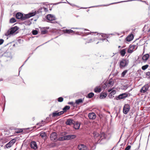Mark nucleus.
I'll return each mask as SVG.
<instances>
[{"label": "nucleus", "instance_id": "1", "mask_svg": "<svg viewBox=\"0 0 150 150\" xmlns=\"http://www.w3.org/2000/svg\"><path fill=\"white\" fill-rule=\"evenodd\" d=\"M35 12L30 13L24 16L21 13H18L16 15V17L17 19H21L22 20H24L30 17L35 15Z\"/></svg>", "mask_w": 150, "mask_h": 150}, {"label": "nucleus", "instance_id": "2", "mask_svg": "<svg viewBox=\"0 0 150 150\" xmlns=\"http://www.w3.org/2000/svg\"><path fill=\"white\" fill-rule=\"evenodd\" d=\"M71 29H79V31L77 32H76V34L79 35L81 34H83V36H85L90 34V33L89 32L85 33L84 32V31H89V30L88 29L84 28H72Z\"/></svg>", "mask_w": 150, "mask_h": 150}, {"label": "nucleus", "instance_id": "3", "mask_svg": "<svg viewBox=\"0 0 150 150\" xmlns=\"http://www.w3.org/2000/svg\"><path fill=\"white\" fill-rule=\"evenodd\" d=\"M18 29V28L17 26H15L9 29L5 33L6 36L10 37L11 35L13 34Z\"/></svg>", "mask_w": 150, "mask_h": 150}, {"label": "nucleus", "instance_id": "4", "mask_svg": "<svg viewBox=\"0 0 150 150\" xmlns=\"http://www.w3.org/2000/svg\"><path fill=\"white\" fill-rule=\"evenodd\" d=\"M128 61L125 59H122L120 60L119 62L120 67L121 68H123L126 67L128 64Z\"/></svg>", "mask_w": 150, "mask_h": 150}, {"label": "nucleus", "instance_id": "5", "mask_svg": "<svg viewBox=\"0 0 150 150\" xmlns=\"http://www.w3.org/2000/svg\"><path fill=\"white\" fill-rule=\"evenodd\" d=\"M137 48V46L134 45H130L128 48L127 52L128 53H132L134 50H136Z\"/></svg>", "mask_w": 150, "mask_h": 150}, {"label": "nucleus", "instance_id": "6", "mask_svg": "<svg viewBox=\"0 0 150 150\" xmlns=\"http://www.w3.org/2000/svg\"><path fill=\"white\" fill-rule=\"evenodd\" d=\"M114 81L112 78L109 79L105 83V85L107 87H112L113 85Z\"/></svg>", "mask_w": 150, "mask_h": 150}, {"label": "nucleus", "instance_id": "7", "mask_svg": "<svg viewBox=\"0 0 150 150\" xmlns=\"http://www.w3.org/2000/svg\"><path fill=\"white\" fill-rule=\"evenodd\" d=\"M130 107L128 104H125L123 107V112L124 114H127L129 111Z\"/></svg>", "mask_w": 150, "mask_h": 150}, {"label": "nucleus", "instance_id": "8", "mask_svg": "<svg viewBox=\"0 0 150 150\" xmlns=\"http://www.w3.org/2000/svg\"><path fill=\"white\" fill-rule=\"evenodd\" d=\"M149 87V85L148 84H146L141 88L140 91L141 93H144L148 90Z\"/></svg>", "mask_w": 150, "mask_h": 150}, {"label": "nucleus", "instance_id": "9", "mask_svg": "<svg viewBox=\"0 0 150 150\" xmlns=\"http://www.w3.org/2000/svg\"><path fill=\"white\" fill-rule=\"evenodd\" d=\"M76 137V136L75 135H69L64 136L63 137V139L64 140H69L74 138Z\"/></svg>", "mask_w": 150, "mask_h": 150}, {"label": "nucleus", "instance_id": "10", "mask_svg": "<svg viewBox=\"0 0 150 150\" xmlns=\"http://www.w3.org/2000/svg\"><path fill=\"white\" fill-rule=\"evenodd\" d=\"M127 96L128 94L127 93H123L119 95L116 98V99L117 100L123 99L127 97Z\"/></svg>", "mask_w": 150, "mask_h": 150}, {"label": "nucleus", "instance_id": "11", "mask_svg": "<svg viewBox=\"0 0 150 150\" xmlns=\"http://www.w3.org/2000/svg\"><path fill=\"white\" fill-rule=\"evenodd\" d=\"M30 146L31 148L34 149H36L38 147L35 141H31L30 143Z\"/></svg>", "mask_w": 150, "mask_h": 150}, {"label": "nucleus", "instance_id": "12", "mask_svg": "<svg viewBox=\"0 0 150 150\" xmlns=\"http://www.w3.org/2000/svg\"><path fill=\"white\" fill-rule=\"evenodd\" d=\"M46 18L49 21H52L55 20V17L52 14H48L46 16Z\"/></svg>", "mask_w": 150, "mask_h": 150}, {"label": "nucleus", "instance_id": "13", "mask_svg": "<svg viewBox=\"0 0 150 150\" xmlns=\"http://www.w3.org/2000/svg\"><path fill=\"white\" fill-rule=\"evenodd\" d=\"M57 138V134L55 132L52 133L50 136V139L51 141L55 140Z\"/></svg>", "mask_w": 150, "mask_h": 150}, {"label": "nucleus", "instance_id": "14", "mask_svg": "<svg viewBox=\"0 0 150 150\" xmlns=\"http://www.w3.org/2000/svg\"><path fill=\"white\" fill-rule=\"evenodd\" d=\"M64 113V112L60 111L58 112L57 111H55L52 113V117H56L58 116L63 114Z\"/></svg>", "mask_w": 150, "mask_h": 150}, {"label": "nucleus", "instance_id": "15", "mask_svg": "<svg viewBox=\"0 0 150 150\" xmlns=\"http://www.w3.org/2000/svg\"><path fill=\"white\" fill-rule=\"evenodd\" d=\"M16 141H9L5 146V148L8 149L11 147L15 143Z\"/></svg>", "mask_w": 150, "mask_h": 150}, {"label": "nucleus", "instance_id": "16", "mask_svg": "<svg viewBox=\"0 0 150 150\" xmlns=\"http://www.w3.org/2000/svg\"><path fill=\"white\" fill-rule=\"evenodd\" d=\"M88 116L90 119L93 120L95 119L96 117L95 114L93 112L89 113L88 114Z\"/></svg>", "mask_w": 150, "mask_h": 150}, {"label": "nucleus", "instance_id": "17", "mask_svg": "<svg viewBox=\"0 0 150 150\" xmlns=\"http://www.w3.org/2000/svg\"><path fill=\"white\" fill-rule=\"evenodd\" d=\"M63 33H64L70 34L71 33H74L75 31L71 29H64L63 30Z\"/></svg>", "mask_w": 150, "mask_h": 150}, {"label": "nucleus", "instance_id": "18", "mask_svg": "<svg viewBox=\"0 0 150 150\" xmlns=\"http://www.w3.org/2000/svg\"><path fill=\"white\" fill-rule=\"evenodd\" d=\"M74 128L75 129H78L79 128L80 124L77 122H74Z\"/></svg>", "mask_w": 150, "mask_h": 150}, {"label": "nucleus", "instance_id": "19", "mask_svg": "<svg viewBox=\"0 0 150 150\" xmlns=\"http://www.w3.org/2000/svg\"><path fill=\"white\" fill-rule=\"evenodd\" d=\"M78 148L79 150H86V147L83 144H81L80 145H79Z\"/></svg>", "mask_w": 150, "mask_h": 150}, {"label": "nucleus", "instance_id": "20", "mask_svg": "<svg viewBox=\"0 0 150 150\" xmlns=\"http://www.w3.org/2000/svg\"><path fill=\"white\" fill-rule=\"evenodd\" d=\"M49 29V28L46 27V29ZM47 30H46V28H42L41 29V33L42 34H44L47 33Z\"/></svg>", "mask_w": 150, "mask_h": 150}, {"label": "nucleus", "instance_id": "21", "mask_svg": "<svg viewBox=\"0 0 150 150\" xmlns=\"http://www.w3.org/2000/svg\"><path fill=\"white\" fill-rule=\"evenodd\" d=\"M134 38L133 35L132 34L128 36L126 38V40L127 41L129 42L132 40Z\"/></svg>", "mask_w": 150, "mask_h": 150}, {"label": "nucleus", "instance_id": "22", "mask_svg": "<svg viewBox=\"0 0 150 150\" xmlns=\"http://www.w3.org/2000/svg\"><path fill=\"white\" fill-rule=\"evenodd\" d=\"M74 121L71 119H68L67 120V121L66 122V124L67 125H71L73 124V122Z\"/></svg>", "mask_w": 150, "mask_h": 150}, {"label": "nucleus", "instance_id": "23", "mask_svg": "<svg viewBox=\"0 0 150 150\" xmlns=\"http://www.w3.org/2000/svg\"><path fill=\"white\" fill-rule=\"evenodd\" d=\"M84 40H86V43H89L93 41L96 40V39H92L90 38H88L87 40H86V39H84Z\"/></svg>", "mask_w": 150, "mask_h": 150}, {"label": "nucleus", "instance_id": "24", "mask_svg": "<svg viewBox=\"0 0 150 150\" xmlns=\"http://www.w3.org/2000/svg\"><path fill=\"white\" fill-rule=\"evenodd\" d=\"M100 137L101 138V139L100 141H101L102 140L105 138L106 136L105 133L103 132H101L99 137V138Z\"/></svg>", "mask_w": 150, "mask_h": 150}, {"label": "nucleus", "instance_id": "25", "mask_svg": "<svg viewBox=\"0 0 150 150\" xmlns=\"http://www.w3.org/2000/svg\"><path fill=\"white\" fill-rule=\"evenodd\" d=\"M149 55L148 54H146L143 56L142 59L144 61H146L149 58Z\"/></svg>", "mask_w": 150, "mask_h": 150}, {"label": "nucleus", "instance_id": "26", "mask_svg": "<svg viewBox=\"0 0 150 150\" xmlns=\"http://www.w3.org/2000/svg\"><path fill=\"white\" fill-rule=\"evenodd\" d=\"M126 49H124L121 50L120 52V55L122 57H123L125 55L126 53Z\"/></svg>", "mask_w": 150, "mask_h": 150}, {"label": "nucleus", "instance_id": "27", "mask_svg": "<svg viewBox=\"0 0 150 150\" xmlns=\"http://www.w3.org/2000/svg\"><path fill=\"white\" fill-rule=\"evenodd\" d=\"M40 136L45 139L46 137V134L45 132H42L40 133Z\"/></svg>", "mask_w": 150, "mask_h": 150}, {"label": "nucleus", "instance_id": "28", "mask_svg": "<svg viewBox=\"0 0 150 150\" xmlns=\"http://www.w3.org/2000/svg\"><path fill=\"white\" fill-rule=\"evenodd\" d=\"M83 102V100L82 99H79L78 100H76L75 101V103L77 105H79L80 103H82Z\"/></svg>", "mask_w": 150, "mask_h": 150}, {"label": "nucleus", "instance_id": "29", "mask_svg": "<svg viewBox=\"0 0 150 150\" xmlns=\"http://www.w3.org/2000/svg\"><path fill=\"white\" fill-rule=\"evenodd\" d=\"M70 108V107L69 106L66 105L64 108H63V111L62 112H64V113L67 111L69 110Z\"/></svg>", "mask_w": 150, "mask_h": 150}, {"label": "nucleus", "instance_id": "30", "mask_svg": "<svg viewBox=\"0 0 150 150\" xmlns=\"http://www.w3.org/2000/svg\"><path fill=\"white\" fill-rule=\"evenodd\" d=\"M107 96L106 93H103L101 94L100 96V98L101 99L104 98Z\"/></svg>", "mask_w": 150, "mask_h": 150}, {"label": "nucleus", "instance_id": "31", "mask_svg": "<svg viewBox=\"0 0 150 150\" xmlns=\"http://www.w3.org/2000/svg\"><path fill=\"white\" fill-rule=\"evenodd\" d=\"M94 91L96 93H100L101 91V89L99 88H96L94 90Z\"/></svg>", "mask_w": 150, "mask_h": 150}, {"label": "nucleus", "instance_id": "32", "mask_svg": "<svg viewBox=\"0 0 150 150\" xmlns=\"http://www.w3.org/2000/svg\"><path fill=\"white\" fill-rule=\"evenodd\" d=\"M94 95V94L93 93H90L88 94V96H86L87 98H91Z\"/></svg>", "mask_w": 150, "mask_h": 150}, {"label": "nucleus", "instance_id": "33", "mask_svg": "<svg viewBox=\"0 0 150 150\" xmlns=\"http://www.w3.org/2000/svg\"><path fill=\"white\" fill-rule=\"evenodd\" d=\"M93 136L95 138L100 136L99 134L97 132H94L93 134Z\"/></svg>", "mask_w": 150, "mask_h": 150}, {"label": "nucleus", "instance_id": "34", "mask_svg": "<svg viewBox=\"0 0 150 150\" xmlns=\"http://www.w3.org/2000/svg\"><path fill=\"white\" fill-rule=\"evenodd\" d=\"M55 142H52L49 144V146L50 147H54L57 146Z\"/></svg>", "mask_w": 150, "mask_h": 150}, {"label": "nucleus", "instance_id": "35", "mask_svg": "<svg viewBox=\"0 0 150 150\" xmlns=\"http://www.w3.org/2000/svg\"><path fill=\"white\" fill-rule=\"evenodd\" d=\"M96 144H99L101 145H104L106 144V142L105 141H97Z\"/></svg>", "mask_w": 150, "mask_h": 150}, {"label": "nucleus", "instance_id": "36", "mask_svg": "<svg viewBox=\"0 0 150 150\" xmlns=\"http://www.w3.org/2000/svg\"><path fill=\"white\" fill-rule=\"evenodd\" d=\"M16 20L14 18H11L10 20V23H13L16 22Z\"/></svg>", "mask_w": 150, "mask_h": 150}, {"label": "nucleus", "instance_id": "37", "mask_svg": "<svg viewBox=\"0 0 150 150\" xmlns=\"http://www.w3.org/2000/svg\"><path fill=\"white\" fill-rule=\"evenodd\" d=\"M148 67L149 65L148 64H146L142 66V69L143 70H145Z\"/></svg>", "mask_w": 150, "mask_h": 150}, {"label": "nucleus", "instance_id": "38", "mask_svg": "<svg viewBox=\"0 0 150 150\" xmlns=\"http://www.w3.org/2000/svg\"><path fill=\"white\" fill-rule=\"evenodd\" d=\"M127 72V70L124 71L122 73L121 75L122 77H124L126 74Z\"/></svg>", "mask_w": 150, "mask_h": 150}, {"label": "nucleus", "instance_id": "39", "mask_svg": "<svg viewBox=\"0 0 150 150\" xmlns=\"http://www.w3.org/2000/svg\"><path fill=\"white\" fill-rule=\"evenodd\" d=\"M58 101L59 102H62L63 100V98L62 97H60L58 98Z\"/></svg>", "mask_w": 150, "mask_h": 150}, {"label": "nucleus", "instance_id": "40", "mask_svg": "<svg viewBox=\"0 0 150 150\" xmlns=\"http://www.w3.org/2000/svg\"><path fill=\"white\" fill-rule=\"evenodd\" d=\"M45 122V121H42L41 122V123H40L37 124L38 125H39L40 127L44 125V123Z\"/></svg>", "mask_w": 150, "mask_h": 150}, {"label": "nucleus", "instance_id": "41", "mask_svg": "<svg viewBox=\"0 0 150 150\" xmlns=\"http://www.w3.org/2000/svg\"><path fill=\"white\" fill-rule=\"evenodd\" d=\"M38 33V31L37 30H33L32 31V33L33 35H37Z\"/></svg>", "mask_w": 150, "mask_h": 150}, {"label": "nucleus", "instance_id": "42", "mask_svg": "<svg viewBox=\"0 0 150 150\" xmlns=\"http://www.w3.org/2000/svg\"><path fill=\"white\" fill-rule=\"evenodd\" d=\"M31 24V23L29 21H26L25 22V24L26 25H30Z\"/></svg>", "mask_w": 150, "mask_h": 150}, {"label": "nucleus", "instance_id": "43", "mask_svg": "<svg viewBox=\"0 0 150 150\" xmlns=\"http://www.w3.org/2000/svg\"><path fill=\"white\" fill-rule=\"evenodd\" d=\"M22 131H23V130L21 129H18V130H16L15 131V132L16 133H19L22 132Z\"/></svg>", "mask_w": 150, "mask_h": 150}, {"label": "nucleus", "instance_id": "44", "mask_svg": "<svg viewBox=\"0 0 150 150\" xmlns=\"http://www.w3.org/2000/svg\"><path fill=\"white\" fill-rule=\"evenodd\" d=\"M101 36L102 37H105L106 38H108L109 36V35H108L103 34H102Z\"/></svg>", "mask_w": 150, "mask_h": 150}, {"label": "nucleus", "instance_id": "45", "mask_svg": "<svg viewBox=\"0 0 150 150\" xmlns=\"http://www.w3.org/2000/svg\"><path fill=\"white\" fill-rule=\"evenodd\" d=\"M131 148V146L128 145L125 149V150H129Z\"/></svg>", "mask_w": 150, "mask_h": 150}, {"label": "nucleus", "instance_id": "46", "mask_svg": "<svg viewBox=\"0 0 150 150\" xmlns=\"http://www.w3.org/2000/svg\"><path fill=\"white\" fill-rule=\"evenodd\" d=\"M116 93V91L115 90H113L110 93L112 95H114Z\"/></svg>", "mask_w": 150, "mask_h": 150}, {"label": "nucleus", "instance_id": "47", "mask_svg": "<svg viewBox=\"0 0 150 150\" xmlns=\"http://www.w3.org/2000/svg\"><path fill=\"white\" fill-rule=\"evenodd\" d=\"M146 76H149V78H150V72L149 71L146 72Z\"/></svg>", "mask_w": 150, "mask_h": 150}, {"label": "nucleus", "instance_id": "48", "mask_svg": "<svg viewBox=\"0 0 150 150\" xmlns=\"http://www.w3.org/2000/svg\"><path fill=\"white\" fill-rule=\"evenodd\" d=\"M68 3L71 6H77L76 5L74 4H71L69 2H68Z\"/></svg>", "mask_w": 150, "mask_h": 150}, {"label": "nucleus", "instance_id": "49", "mask_svg": "<svg viewBox=\"0 0 150 150\" xmlns=\"http://www.w3.org/2000/svg\"><path fill=\"white\" fill-rule=\"evenodd\" d=\"M69 104L72 105L73 106V105L74 104V102H69L68 103Z\"/></svg>", "mask_w": 150, "mask_h": 150}, {"label": "nucleus", "instance_id": "50", "mask_svg": "<svg viewBox=\"0 0 150 150\" xmlns=\"http://www.w3.org/2000/svg\"><path fill=\"white\" fill-rule=\"evenodd\" d=\"M4 40L3 39H0V45L2 44L4 42Z\"/></svg>", "mask_w": 150, "mask_h": 150}, {"label": "nucleus", "instance_id": "51", "mask_svg": "<svg viewBox=\"0 0 150 150\" xmlns=\"http://www.w3.org/2000/svg\"><path fill=\"white\" fill-rule=\"evenodd\" d=\"M43 9L45 11H48L47 9L45 8H43Z\"/></svg>", "mask_w": 150, "mask_h": 150}, {"label": "nucleus", "instance_id": "52", "mask_svg": "<svg viewBox=\"0 0 150 150\" xmlns=\"http://www.w3.org/2000/svg\"><path fill=\"white\" fill-rule=\"evenodd\" d=\"M16 140H17V141H18L19 140V139H13L11 140V141H16Z\"/></svg>", "mask_w": 150, "mask_h": 150}, {"label": "nucleus", "instance_id": "53", "mask_svg": "<svg viewBox=\"0 0 150 150\" xmlns=\"http://www.w3.org/2000/svg\"><path fill=\"white\" fill-rule=\"evenodd\" d=\"M23 65L21 67L19 68V72H20V71H21V67H22V66H23Z\"/></svg>", "mask_w": 150, "mask_h": 150}, {"label": "nucleus", "instance_id": "54", "mask_svg": "<svg viewBox=\"0 0 150 150\" xmlns=\"http://www.w3.org/2000/svg\"><path fill=\"white\" fill-rule=\"evenodd\" d=\"M120 141H119L118 142V143H117V144L116 145V146H115V147L116 146H117V145L119 143V142H120Z\"/></svg>", "mask_w": 150, "mask_h": 150}, {"label": "nucleus", "instance_id": "55", "mask_svg": "<svg viewBox=\"0 0 150 150\" xmlns=\"http://www.w3.org/2000/svg\"><path fill=\"white\" fill-rule=\"evenodd\" d=\"M87 8H85V7H81V8H82V9H86Z\"/></svg>", "mask_w": 150, "mask_h": 150}, {"label": "nucleus", "instance_id": "56", "mask_svg": "<svg viewBox=\"0 0 150 150\" xmlns=\"http://www.w3.org/2000/svg\"><path fill=\"white\" fill-rule=\"evenodd\" d=\"M124 144L123 143H122L121 144H120V146H124Z\"/></svg>", "mask_w": 150, "mask_h": 150}, {"label": "nucleus", "instance_id": "57", "mask_svg": "<svg viewBox=\"0 0 150 150\" xmlns=\"http://www.w3.org/2000/svg\"><path fill=\"white\" fill-rule=\"evenodd\" d=\"M102 40H103V41L104 40H105V39H102Z\"/></svg>", "mask_w": 150, "mask_h": 150}, {"label": "nucleus", "instance_id": "58", "mask_svg": "<svg viewBox=\"0 0 150 150\" xmlns=\"http://www.w3.org/2000/svg\"><path fill=\"white\" fill-rule=\"evenodd\" d=\"M111 91V90H108V92H110Z\"/></svg>", "mask_w": 150, "mask_h": 150}, {"label": "nucleus", "instance_id": "59", "mask_svg": "<svg viewBox=\"0 0 150 150\" xmlns=\"http://www.w3.org/2000/svg\"><path fill=\"white\" fill-rule=\"evenodd\" d=\"M76 6V7H77V8H80V7H79V6Z\"/></svg>", "mask_w": 150, "mask_h": 150}, {"label": "nucleus", "instance_id": "60", "mask_svg": "<svg viewBox=\"0 0 150 150\" xmlns=\"http://www.w3.org/2000/svg\"><path fill=\"white\" fill-rule=\"evenodd\" d=\"M99 43V42L98 41L97 42H96V44H97L98 43Z\"/></svg>", "mask_w": 150, "mask_h": 150}, {"label": "nucleus", "instance_id": "61", "mask_svg": "<svg viewBox=\"0 0 150 150\" xmlns=\"http://www.w3.org/2000/svg\"><path fill=\"white\" fill-rule=\"evenodd\" d=\"M140 144V143H139V146L138 148H139V147Z\"/></svg>", "mask_w": 150, "mask_h": 150}, {"label": "nucleus", "instance_id": "62", "mask_svg": "<svg viewBox=\"0 0 150 150\" xmlns=\"http://www.w3.org/2000/svg\"><path fill=\"white\" fill-rule=\"evenodd\" d=\"M120 47H121V46H119L118 47H119V48H120Z\"/></svg>", "mask_w": 150, "mask_h": 150}, {"label": "nucleus", "instance_id": "63", "mask_svg": "<svg viewBox=\"0 0 150 150\" xmlns=\"http://www.w3.org/2000/svg\"><path fill=\"white\" fill-rule=\"evenodd\" d=\"M15 46V44H14V45H13V46Z\"/></svg>", "mask_w": 150, "mask_h": 150}, {"label": "nucleus", "instance_id": "64", "mask_svg": "<svg viewBox=\"0 0 150 150\" xmlns=\"http://www.w3.org/2000/svg\"><path fill=\"white\" fill-rule=\"evenodd\" d=\"M106 41H108V40H106Z\"/></svg>", "mask_w": 150, "mask_h": 150}]
</instances>
